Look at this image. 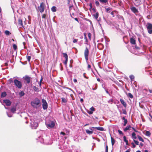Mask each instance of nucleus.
Instances as JSON below:
<instances>
[{
	"label": "nucleus",
	"instance_id": "obj_33",
	"mask_svg": "<svg viewBox=\"0 0 152 152\" xmlns=\"http://www.w3.org/2000/svg\"><path fill=\"white\" fill-rule=\"evenodd\" d=\"M149 93L152 94V90L149 89L148 91H147V94L149 95H150Z\"/></svg>",
	"mask_w": 152,
	"mask_h": 152
},
{
	"label": "nucleus",
	"instance_id": "obj_35",
	"mask_svg": "<svg viewBox=\"0 0 152 152\" xmlns=\"http://www.w3.org/2000/svg\"><path fill=\"white\" fill-rule=\"evenodd\" d=\"M130 43L132 45L133 44V37H132L130 38Z\"/></svg>",
	"mask_w": 152,
	"mask_h": 152
},
{
	"label": "nucleus",
	"instance_id": "obj_45",
	"mask_svg": "<svg viewBox=\"0 0 152 152\" xmlns=\"http://www.w3.org/2000/svg\"><path fill=\"white\" fill-rule=\"evenodd\" d=\"M95 4L97 6H99V2L98 1H96L95 2Z\"/></svg>",
	"mask_w": 152,
	"mask_h": 152
},
{
	"label": "nucleus",
	"instance_id": "obj_43",
	"mask_svg": "<svg viewBox=\"0 0 152 152\" xmlns=\"http://www.w3.org/2000/svg\"><path fill=\"white\" fill-rule=\"evenodd\" d=\"M78 41V39H74L73 40V42L74 43H76Z\"/></svg>",
	"mask_w": 152,
	"mask_h": 152
},
{
	"label": "nucleus",
	"instance_id": "obj_9",
	"mask_svg": "<svg viewBox=\"0 0 152 152\" xmlns=\"http://www.w3.org/2000/svg\"><path fill=\"white\" fill-rule=\"evenodd\" d=\"M94 127H89V129L91 130H89L88 129H86V133L89 134H92L93 132V129H94Z\"/></svg>",
	"mask_w": 152,
	"mask_h": 152
},
{
	"label": "nucleus",
	"instance_id": "obj_56",
	"mask_svg": "<svg viewBox=\"0 0 152 152\" xmlns=\"http://www.w3.org/2000/svg\"><path fill=\"white\" fill-rule=\"evenodd\" d=\"M130 78L131 79V80H132V79L133 78V76L132 75L130 76Z\"/></svg>",
	"mask_w": 152,
	"mask_h": 152
},
{
	"label": "nucleus",
	"instance_id": "obj_29",
	"mask_svg": "<svg viewBox=\"0 0 152 152\" xmlns=\"http://www.w3.org/2000/svg\"><path fill=\"white\" fill-rule=\"evenodd\" d=\"M5 34H6V35H9L11 33L10 32L8 31V30H6L4 32Z\"/></svg>",
	"mask_w": 152,
	"mask_h": 152
},
{
	"label": "nucleus",
	"instance_id": "obj_25",
	"mask_svg": "<svg viewBox=\"0 0 152 152\" xmlns=\"http://www.w3.org/2000/svg\"><path fill=\"white\" fill-rule=\"evenodd\" d=\"M124 141L126 143V144L127 145L128 144V142L127 140H126V137L125 136H124L123 137Z\"/></svg>",
	"mask_w": 152,
	"mask_h": 152
},
{
	"label": "nucleus",
	"instance_id": "obj_30",
	"mask_svg": "<svg viewBox=\"0 0 152 152\" xmlns=\"http://www.w3.org/2000/svg\"><path fill=\"white\" fill-rule=\"evenodd\" d=\"M138 138L140 141H141L142 142H144V141L143 139L140 136H138Z\"/></svg>",
	"mask_w": 152,
	"mask_h": 152
},
{
	"label": "nucleus",
	"instance_id": "obj_20",
	"mask_svg": "<svg viewBox=\"0 0 152 152\" xmlns=\"http://www.w3.org/2000/svg\"><path fill=\"white\" fill-rule=\"evenodd\" d=\"M7 95V93L6 92H4L2 93L1 95V97H4L6 96Z\"/></svg>",
	"mask_w": 152,
	"mask_h": 152
},
{
	"label": "nucleus",
	"instance_id": "obj_2",
	"mask_svg": "<svg viewBox=\"0 0 152 152\" xmlns=\"http://www.w3.org/2000/svg\"><path fill=\"white\" fill-rule=\"evenodd\" d=\"M45 124L47 128L49 129L54 127L55 125L54 122L52 121H46Z\"/></svg>",
	"mask_w": 152,
	"mask_h": 152
},
{
	"label": "nucleus",
	"instance_id": "obj_55",
	"mask_svg": "<svg viewBox=\"0 0 152 152\" xmlns=\"http://www.w3.org/2000/svg\"><path fill=\"white\" fill-rule=\"evenodd\" d=\"M73 81L74 83H76L77 82V80L76 79H74L73 80Z\"/></svg>",
	"mask_w": 152,
	"mask_h": 152
},
{
	"label": "nucleus",
	"instance_id": "obj_40",
	"mask_svg": "<svg viewBox=\"0 0 152 152\" xmlns=\"http://www.w3.org/2000/svg\"><path fill=\"white\" fill-rule=\"evenodd\" d=\"M105 152H108V147L107 145L106 146Z\"/></svg>",
	"mask_w": 152,
	"mask_h": 152
},
{
	"label": "nucleus",
	"instance_id": "obj_41",
	"mask_svg": "<svg viewBox=\"0 0 152 152\" xmlns=\"http://www.w3.org/2000/svg\"><path fill=\"white\" fill-rule=\"evenodd\" d=\"M7 116L9 117H11L12 116V114L11 113L9 114L8 113H7Z\"/></svg>",
	"mask_w": 152,
	"mask_h": 152
},
{
	"label": "nucleus",
	"instance_id": "obj_57",
	"mask_svg": "<svg viewBox=\"0 0 152 152\" xmlns=\"http://www.w3.org/2000/svg\"><path fill=\"white\" fill-rule=\"evenodd\" d=\"M136 82H134L133 84H134V85H135V87H137V85H136Z\"/></svg>",
	"mask_w": 152,
	"mask_h": 152
},
{
	"label": "nucleus",
	"instance_id": "obj_60",
	"mask_svg": "<svg viewBox=\"0 0 152 152\" xmlns=\"http://www.w3.org/2000/svg\"><path fill=\"white\" fill-rule=\"evenodd\" d=\"M80 102H83V99L82 98H81L80 99Z\"/></svg>",
	"mask_w": 152,
	"mask_h": 152
},
{
	"label": "nucleus",
	"instance_id": "obj_63",
	"mask_svg": "<svg viewBox=\"0 0 152 152\" xmlns=\"http://www.w3.org/2000/svg\"><path fill=\"white\" fill-rule=\"evenodd\" d=\"M111 14L112 15H113L114 14V12H111Z\"/></svg>",
	"mask_w": 152,
	"mask_h": 152
},
{
	"label": "nucleus",
	"instance_id": "obj_36",
	"mask_svg": "<svg viewBox=\"0 0 152 152\" xmlns=\"http://www.w3.org/2000/svg\"><path fill=\"white\" fill-rule=\"evenodd\" d=\"M31 57L30 56H27V60L28 61H30L31 59Z\"/></svg>",
	"mask_w": 152,
	"mask_h": 152
},
{
	"label": "nucleus",
	"instance_id": "obj_31",
	"mask_svg": "<svg viewBox=\"0 0 152 152\" xmlns=\"http://www.w3.org/2000/svg\"><path fill=\"white\" fill-rule=\"evenodd\" d=\"M99 1L101 3H106L108 1V0H99Z\"/></svg>",
	"mask_w": 152,
	"mask_h": 152
},
{
	"label": "nucleus",
	"instance_id": "obj_37",
	"mask_svg": "<svg viewBox=\"0 0 152 152\" xmlns=\"http://www.w3.org/2000/svg\"><path fill=\"white\" fill-rule=\"evenodd\" d=\"M106 11L107 12H110V8L109 7L106 8Z\"/></svg>",
	"mask_w": 152,
	"mask_h": 152
},
{
	"label": "nucleus",
	"instance_id": "obj_16",
	"mask_svg": "<svg viewBox=\"0 0 152 152\" xmlns=\"http://www.w3.org/2000/svg\"><path fill=\"white\" fill-rule=\"evenodd\" d=\"M25 79L27 81V83H30V79L29 77L28 76H26Z\"/></svg>",
	"mask_w": 152,
	"mask_h": 152
},
{
	"label": "nucleus",
	"instance_id": "obj_58",
	"mask_svg": "<svg viewBox=\"0 0 152 152\" xmlns=\"http://www.w3.org/2000/svg\"><path fill=\"white\" fill-rule=\"evenodd\" d=\"M88 36L90 38H91V34L90 33H89V34H88Z\"/></svg>",
	"mask_w": 152,
	"mask_h": 152
},
{
	"label": "nucleus",
	"instance_id": "obj_8",
	"mask_svg": "<svg viewBox=\"0 0 152 152\" xmlns=\"http://www.w3.org/2000/svg\"><path fill=\"white\" fill-rule=\"evenodd\" d=\"M32 129H36L38 126V124L36 122H32L30 123Z\"/></svg>",
	"mask_w": 152,
	"mask_h": 152
},
{
	"label": "nucleus",
	"instance_id": "obj_5",
	"mask_svg": "<svg viewBox=\"0 0 152 152\" xmlns=\"http://www.w3.org/2000/svg\"><path fill=\"white\" fill-rule=\"evenodd\" d=\"M147 28L148 33L151 34L152 33V24L150 23H148L147 25Z\"/></svg>",
	"mask_w": 152,
	"mask_h": 152
},
{
	"label": "nucleus",
	"instance_id": "obj_22",
	"mask_svg": "<svg viewBox=\"0 0 152 152\" xmlns=\"http://www.w3.org/2000/svg\"><path fill=\"white\" fill-rule=\"evenodd\" d=\"M25 94L24 92L23 91H21L19 93V95L20 96H22Z\"/></svg>",
	"mask_w": 152,
	"mask_h": 152
},
{
	"label": "nucleus",
	"instance_id": "obj_15",
	"mask_svg": "<svg viewBox=\"0 0 152 152\" xmlns=\"http://www.w3.org/2000/svg\"><path fill=\"white\" fill-rule=\"evenodd\" d=\"M94 129H96L98 130L102 131L104 130V128L101 127H94Z\"/></svg>",
	"mask_w": 152,
	"mask_h": 152
},
{
	"label": "nucleus",
	"instance_id": "obj_62",
	"mask_svg": "<svg viewBox=\"0 0 152 152\" xmlns=\"http://www.w3.org/2000/svg\"><path fill=\"white\" fill-rule=\"evenodd\" d=\"M83 76H84V77L85 78H87V77H86V76H85V73H84L83 74Z\"/></svg>",
	"mask_w": 152,
	"mask_h": 152
},
{
	"label": "nucleus",
	"instance_id": "obj_34",
	"mask_svg": "<svg viewBox=\"0 0 152 152\" xmlns=\"http://www.w3.org/2000/svg\"><path fill=\"white\" fill-rule=\"evenodd\" d=\"M90 110L91 111L93 112L95 111V109L93 107H92L90 108Z\"/></svg>",
	"mask_w": 152,
	"mask_h": 152
},
{
	"label": "nucleus",
	"instance_id": "obj_28",
	"mask_svg": "<svg viewBox=\"0 0 152 152\" xmlns=\"http://www.w3.org/2000/svg\"><path fill=\"white\" fill-rule=\"evenodd\" d=\"M145 134L147 136H150L151 135V133L150 132L148 131H146L145 133Z\"/></svg>",
	"mask_w": 152,
	"mask_h": 152
},
{
	"label": "nucleus",
	"instance_id": "obj_14",
	"mask_svg": "<svg viewBox=\"0 0 152 152\" xmlns=\"http://www.w3.org/2000/svg\"><path fill=\"white\" fill-rule=\"evenodd\" d=\"M134 13L136 15H138V12L137 9L135 7H134Z\"/></svg>",
	"mask_w": 152,
	"mask_h": 152
},
{
	"label": "nucleus",
	"instance_id": "obj_17",
	"mask_svg": "<svg viewBox=\"0 0 152 152\" xmlns=\"http://www.w3.org/2000/svg\"><path fill=\"white\" fill-rule=\"evenodd\" d=\"M51 10L53 12H56L57 10L56 7L55 6H53L51 8Z\"/></svg>",
	"mask_w": 152,
	"mask_h": 152
},
{
	"label": "nucleus",
	"instance_id": "obj_39",
	"mask_svg": "<svg viewBox=\"0 0 152 152\" xmlns=\"http://www.w3.org/2000/svg\"><path fill=\"white\" fill-rule=\"evenodd\" d=\"M124 126H125L127 123V121L126 119L124 120Z\"/></svg>",
	"mask_w": 152,
	"mask_h": 152
},
{
	"label": "nucleus",
	"instance_id": "obj_44",
	"mask_svg": "<svg viewBox=\"0 0 152 152\" xmlns=\"http://www.w3.org/2000/svg\"><path fill=\"white\" fill-rule=\"evenodd\" d=\"M134 142L137 145H138L139 142L138 141L134 140Z\"/></svg>",
	"mask_w": 152,
	"mask_h": 152
},
{
	"label": "nucleus",
	"instance_id": "obj_7",
	"mask_svg": "<svg viewBox=\"0 0 152 152\" xmlns=\"http://www.w3.org/2000/svg\"><path fill=\"white\" fill-rule=\"evenodd\" d=\"M42 107L43 109L46 110L48 108V104L45 100L42 99Z\"/></svg>",
	"mask_w": 152,
	"mask_h": 152
},
{
	"label": "nucleus",
	"instance_id": "obj_18",
	"mask_svg": "<svg viewBox=\"0 0 152 152\" xmlns=\"http://www.w3.org/2000/svg\"><path fill=\"white\" fill-rule=\"evenodd\" d=\"M18 24L20 25V26H23V23L22 22V21L21 19H19L18 20Z\"/></svg>",
	"mask_w": 152,
	"mask_h": 152
},
{
	"label": "nucleus",
	"instance_id": "obj_12",
	"mask_svg": "<svg viewBox=\"0 0 152 152\" xmlns=\"http://www.w3.org/2000/svg\"><path fill=\"white\" fill-rule=\"evenodd\" d=\"M120 101L121 102V103L122 104H123V105L124 106L126 107V104L125 102H124V100H123L122 99H120Z\"/></svg>",
	"mask_w": 152,
	"mask_h": 152
},
{
	"label": "nucleus",
	"instance_id": "obj_46",
	"mask_svg": "<svg viewBox=\"0 0 152 152\" xmlns=\"http://www.w3.org/2000/svg\"><path fill=\"white\" fill-rule=\"evenodd\" d=\"M46 15L45 14H44L42 16V18H45H45H46Z\"/></svg>",
	"mask_w": 152,
	"mask_h": 152
},
{
	"label": "nucleus",
	"instance_id": "obj_10",
	"mask_svg": "<svg viewBox=\"0 0 152 152\" xmlns=\"http://www.w3.org/2000/svg\"><path fill=\"white\" fill-rule=\"evenodd\" d=\"M63 56L65 58V60L64 61V64L66 65L67 64V61H68V56L66 53H63Z\"/></svg>",
	"mask_w": 152,
	"mask_h": 152
},
{
	"label": "nucleus",
	"instance_id": "obj_38",
	"mask_svg": "<svg viewBox=\"0 0 152 152\" xmlns=\"http://www.w3.org/2000/svg\"><path fill=\"white\" fill-rule=\"evenodd\" d=\"M87 112L89 114H93V112H92L91 111V110H88L87 111Z\"/></svg>",
	"mask_w": 152,
	"mask_h": 152
},
{
	"label": "nucleus",
	"instance_id": "obj_26",
	"mask_svg": "<svg viewBox=\"0 0 152 152\" xmlns=\"http://www.w3.org/2000/svg\"><path fill=\"white\" fill-rule=\"evenodd\" d=\"M132 47H130V46H128V49L129 50V51L132 53H133V51L132 50Z\"/></svg>",
	"mask_w": 152,
	"mask_h": 152
},
{
	"label": "nucleus",
	"instance_id": "obj_21",
	"mask_svg": "<svg viewBox=\"0 0 152 152\" xmlns=\"http://www.w3.org/2000/svg\"><path fill=\"white\" fill-rule=\"evenodd\" d=\"M131 128V127L130 126H127L126 128H125L124 130L125 132L127 130H130V129Z\"/></svg>",
	"mask_w": 152,
	"mask_h": 152
},
{
	"label": "nucleus",
	"instance_id": "obj_23",
	"mask_svg": "<svg viewBox=\"0 0 152 152\" xmlns=\"http://www.w3.org/2000/svg\"><path fill=\"white\" fill-rule=\"evenodd\" d=\"M111 143L112 145L113 146L115 143V140L114 139L111 137Z\"/></svg>",
	"mask_w": 152,
	"mask_h": 152
},
{
	"label": "nucleus",
	"instance_id": "obj_24",
	"mask_svg": "<svg viewBox=\"0 0 152 152\" xmlns=\"http://www.w3.org/2000/svg\"><path fill=\"white\" fill-rule=\"evenodd\" d=\"M13 49L15 51L17 50V46L15 44H14L13 45Z\"/></svg>",
	"mask_w": 152,
	"mask_h": 152
},
{
	"label": "nucleus",
	"instance_id": "obj_61",
	"mask_svg": "<svg viewBox=\"0 0 152 152\" xmlns=\"http://www.w3.org/2000/svg\"><path fill=\"white\" fill-rule=\"evenodd\" d=\"M143 145V144L142 143H140V146H142Z\"/></svg>",
	"mask_w": 152,
	"mask_h": 152
},
{
	"label": "nucleus",
	"instance_id": "obj_54",
	"mask_svg": "<svg viewBox=\"0 0 152 152\" xmlns=\"http://www.w3.org/2000/svg\"><path fill=\"white\" fill-rule=\"evenodd\" d=\"M104 89H105V90L106 93H107V94H109V95H110V94H109L108 91L107 90H106L105 88H104Z\"/></svg>",
	"mask_w": 152,
	"mask_h": 152
},
{
	"label": "nucleus",
	"instance_id": "obj_47",
	"mask_svg": "<svg viewBox=\"0 0 152 152\" xmlns=\"http://www.w3.org/2000/svg\"><path fill=\"white\" fill-rule=\"evenodd\" d=\"M118 132L120 134H123V132L120 130H118Z\"/></svg>",
	"mask_w": 152,
	"mask_h": 152
},
{
	"label": "nucleus",
	"instance_id": "obj_4",
	"mask_svg": "<svg viewBox=\"0 0 152 152\" xmlns=\"http://www.w3.org/2000/svg\"><path fill=\"white\" fill-rule=\"evenodd\" d=\"M45 5L44 3L42 2L40 4L39 6L38 7V9L41 13H42L44 12L45 9Z\"/></svg>",
	"mask_w": 152,
	"mask_h": 152
},
{
	"label": "nucleus",
	"instance_id": "obj_53",
	"mask_svg": "<svg viewBox=\"0 0 152 152\" xmlns=\"http://www.w3.org/2000/svg\"><path fill=\"white\" fill-rule=\"evenodd\" d=\"M92 10L94 12H96V9L95 8H92Z\"/></svg>",
	"mask_w": 152,
	"mask_h": 152
},
{
	"label": "nucleus",
	"instance_id": "obj_6",
	"mask_svg": "<svg viewBox=\"0 0 152 152\" xmlns=\"http://www.w3.org/2000/svg\"><path fill=\"white\" fill-rule=\"evenodd\" d=\"M89 51L87 48L86 47L85 50L84 51V56L85 59L86 61H87L88 60V56L89 54Z\"/></svg>",
	"mask_w": 152,
	"mask_h": 152
},
{
	"label": "nucleus",
	"instance_id": "obj_32",
	"mask_svg": "<svg viewBox=\"0 0 152 152\" xmlns=\"http://www.w3.org/2000/svg\"><path fill=\"white\" fill-rule=\"evenodd\" d=\"M127 95L128 97H129L131 98L132 99L133 98V96L130 93H128L127 94Z\"/></svg>",
	"mask_w": 152,
	"mask_h": 152
},
{
	"label": "nucleus",
	"instance_id": "obj_64",
	"mask_svg": "<svg viewBox=\"0 0 152 152\" xmlns=\"http://www.w3.org/2000/svg\"><path fill=\"white\" fill-rule=\"evenodd\" d=\"M42 77L41 78L40 81V83H42Z\"/></svg>",
	"mask_w": 152,
	"mask_h": 152
},
{
	"label": "nucleus",
	"instance_id": "obj_1",
	"mask_svg": "<svg viewBox=\"0 0 152 152\" xmlns=\"http://www.w3.org/2000/svg\"><path fill=\"white\" fill-rule=\"evenodd\" d=\"M31 104L34 108L37 109L41 105L40 101L37 98L35 99L31 102Z\"/></svg>",
	"mask_w": 152,
	"mask_h": 152
},
{
	"label": "nucleus",
	"instance_id": "obj_11",
	"mask_svg": "<svg viewBox=\"0 0 152 152\" xmlns=\"http://www.w3.org/2000/svg\"><path fill=\"white\" fill-rule=\"evenodd\" d=\"M4 103H5L6 104L7 106H10L11 104V102L9 100L6 99L3 101Z\"/></svg>",
	"mask_w": 152,
	"mask_h": 152
},
{
	"label": "nucleus",
	"instance_id": "obj_48",
	"mask_svg": "<svg viewBox=\"0 0 152 152\" xmlns=\"http://www.w3.org/2000/svg\"><path fill=\"white\" fill-rule=\"evenodd\" d=\"M84 39L85 40L86 44H87V43L88 42V40L87 39V37H84Z\"/></svg>",
	"mask_w": 152,
	"mask_h": 152
},
{
	"label": "nucleus",
	"instance_id": "obj_27",
	"mask_svg": "<svg viewBox=\"0 0 152 152\" xmlns=\"http://www.w3.org/2000/svg\"><path fill=\"white\" fill-rule=\"evenodd\" d=\"M62 102L64 103H66L67 102V100L66 99L64 98H61Z\"/></svg>",
	"mask_w": 152,
	"mask_h": 152
},
{
	"label": "nucleus",
	"instance_id": "obj_52",
	"mask_svg": "<svg viewBox=\"0 0 152 152\" xmlns=\"http://www.w3.org/2000/svg\"><path fill=\"white\" fill-rule=\"evenodd\" d=\"M60 134H62V135H65V133H64V132H61L60 133Z\"/></svg>",
	"mask_w": 152,
	"mask_h": 152
},
{
	"label": "nucleus",
	"instance_id": "obj_3",
	"mask_svg": "<svg viewBox=\"0 0 152 152\" xmlns=\"http://www.w3.org/2000/svg\"><path fill=\"white\" fill-rule=\"evenodd\" d=\"M14 82L15 85L19 88H20L22 86V85L21 82L18 80L15 79L14 80Z\"/></svg>",
	"mask_w": 152,
	"mask_h": 152
},
{
	"label": "nucleus",
	"instance_id": "obj_51",
	"mask_svg": "<svg viewBox=\"0 0 152 152\" xmlns=\"http://www.w3.org/2000/svg\"><path fill=\"white\" fill-rule=\"evenodd\" d=\"M135 48L136 49H137V50H139L140 49V48L139 47H137V46H136V45L135 46Z\"/></svg>",
	"mask_w": 152,
	"mask_h": 152
},
{
	"label": "nucleus",
	"instance_id": "obj_49",
	"mask_svg": "<svg viewBox=\"0 0 152 152\" xmlns=\"http://www.w3.org/2000/svg\"><path fill=\"white\" fill-rule=\"evenodd\" d=\"M91 66L90 65L88 64V70H89L91 68Z\"/></svg>",
	"mask_w": 152,
	"mask_h": 152
},
{
	"label": "nucleus",
	"instance_id": "obj_13",
	"mask_svg": "<svg viewBox=\"0 0 152 152\" xmlns=\"http://www.w3.org/2000/svg\"><path fill=\"white\" fill-rule=\"evenodd\" d=\"M99 13L98 12H96L95 13V14H94L93 15V16H94V17L97 20L98 18L99 17Z\"/></svg>",
	"mask_w": 152,
	"mask_h": 152
},
{
	"label": "nucleus",
	"instance_id": "obj_59",
	"mask_svg": "<svg viewBox=\"0 0 152 152\" xmlns=\"http://www.w3.org/2000/svg\"><path fill=\"white\" fill-rule=\"evenodd\" d=\"M134 139H136V137H135V134L134 132Z\"/></svg>",
	"mask_w": 152,
	"mask_h": 152
},
{
	"label": "nucleus",
	"instance_id": "obj_19",
	"mask_svg": "<svg viewBox=\"0 0 152 152\" xmlns=\"http://www.w3.org/2000/svg\"><path fill=\"white\" fill-rule=\"evenodd\" d=\"M11 110L12 113H15L16 110V107H12L11 109Z\"/></svg>",
	"mask_w": 152,
	"mask_h": 152
},
{
	"label": "nucleus",
	"instance_id": "obj_50",
	"mask_svg": "<svg viewBox=\"0 0 152 152\" xmlns=\"http://www.w3.org/2000/svg\"><path fill=\"white\" fill-rule=\"evenodd\" d=\"M123 113L125 114H126V112L125 110H123Z\"/></svg>",
	"mask_w": 152,
	"mask_h": 152
},
{
	"label": "nucleus",
	"instance_id": "obj_42",
	"mask_svg": "<svg viewBox=\"0 0 152 152\" xmlns=\"http://www.w3.org/2000/svg\"><path fill=\"white\" fill-rule=\"evenodd\" d=\"M33 89L35 91H37L38 88L36 86H34V87Z\"/></svg>",
	"mask_w": 152,
	"mask_h": 152
}]
</instances>
